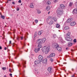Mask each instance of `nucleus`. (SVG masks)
Segmentation results:
<instances>
[{
    "label": "nucleus",
    "mask_w": 77,
    "mask_h": 77,
    "mask_svg": "<svg viewBox=\"0 0 77 77\" xmlns=\"http://www.w3.org/2000/svg\"><path fill=\"white\" fill-rule=\"evenodd\" d=\"M45 40H46V39L45 38H43L42 40L39 39L37 40L36 43L37 44H38V48L40 49L41 48H42V45L41 44H44V43L45 42Z\"/></svg>",
    "instance_id": "obj_1"
},
{
    "label": "nucleus",
    "mask_w": 77,
    "mask_h": 77,
    "mask_svg": "<svg viewBox=\"0 0 77 77\" xmlns=\"http://www.w3.org/2000/svg\"><path fill=\"white\" fill-rule=\"evenodd\" d=\"M42 50L44 53H45L46 54H48L50 51V46H48L47 47L46 46H44L42 48Z\"/></svg>",
    "instance_id": "obj_2"
},
{
    "label": "nucleus",
    "mask_w": 77,
    "mask_h": 77,
    "mask_svg": "<svg viewBox=\"0 0 77 77\" xmlns=\"http://www.w3.org/2000/svg\"><path fill=\"white\" fill-rule=\"evenodd\" d=\"M57 13L58 17H60L63 14V11L62 9L58 8L57 10Z\"/></svg>",
    "instance_id": "obj_3"
},
{
    "label": "nucleus",
    "mask_w": 77,
    "mask_h": 77,
    "mask_svg": "<svg viewBox=\"0 0 77 77\" xmlns=\"http://www.w3.org/2000/svg\"><path fill=\"white\" fill-rule=\"evenodd\" d=\"M71 34L70 32H69L66 35V37H65V39L67 41H71V38H70V35H69Z\"/></svg>",
    "instance_id": "obj_4"
},
{
    "label": "nucleus",
    "mask_w": 77,
    "mask_h": 77,
    "mask_svg": "<svg viewBox=\"0 0 77 77\" xmlns=\"http://www.w3.org/2000/svg\"><path fill=\"white\" fill-rule=\"evenodd\" d=\"M55 56V54L54 53H52L50 55L47 57V58H50V57H53Z\"/></svg>",
    "instance_id": "obj_5"
},
{
    "label": "nucleus",
    "mask_w": 77,
    "mask_h": 77,
    "mask_svg": "<svg viewBox=\"0 0 77 77\" xmlns=\"http://www.w3.org/2000/svg\"><path fill=\"white\" fill-rule=\"evenodd\" d=\"M48 70L49 72H53V70L52 69V68L51 67H48Z\"/></svg>",
    "instance_id": "obj_6"
},
{
    "label": "nucleus",
    "mask_w": 77,
    "mask_h": 77,
    "mask_svg": "<svg viewBox=\"0 0 77 77\" xmlns=\"http://www.w3.org/2000/svg\"><path fill=\"white\" fill-rule=\"evenodd\" d=\"M75 24H76L75 22H73L70 23V24L71 26H74L75 25Z\"/></svg>",
    "instance_id": "obj_7"
},
{
    "label": "nucleus",
    "mask_w": 77,
    "mask_h": 77,
    "mask_svg": "<svg viewBox=\"0 0 77 77\" xmlns=\"http://www.w3.org/2000/svg\"><path fill=\"white\" fill-rule=\"evenodd\" d=\"M42 59H43V57L42 55H39L38 57V59L40 60H42Z\"/></svg>",
    "instance_id": "obj_8"
},
{
    "label": "nucleus",
    "mask_w": 77,
    "mask_h": 77,
    "mask_svg": "<svg viewBox=\"0 0 77 77\" xmlns=\"http://www.w3.org/2000/svg\"><path fill=\"white\" fill-rule=\"evenodd\" d=\"M73 14H77V9H75L73 10Z\"/></svg>",
    "instance_id": "obj_9"
},
{
    "label": "nucleus",
    "mask_w": 77,
    "mask_h": 77,
    "mask_svg": "<svg viewBox=\"0 0 77 77\" xmlns=\"http://www.w3.org/2000/svg\"><path fill=\"white\" fill-rule=\"evenodd\" d=\"M40 50V49H39V48H37L35 49V53H38V51H39Z\"/></svg>",
    "instance_id": "obj_10"
},
{
    "label": "nucleus",
    "mask_w": 77,
    "mask_h": 77,
    "mask_svg": "<svg viewBox=\"0 0 77 77\" xmlns=\"http://www.w3.org/2000/svg\"><path fill=\"white\" fill-rule=\"evenodd\" d=\"M46 4H47V5H50V4H51V2H50V1H48V0H46Z\"/></svg>",
    "instance_id": "obj_11"
},
{
    "label": "nucleus",
    "mask_w": 77,
    "mask_h": 77,
    "mask_svg": "<svg viewBox=\"0 0 77 77\" xmlns=\"http://www.w3.org/2000/svg\"><path fill=\"white\" fill-rule=\"evenodd\" d=\"M39 62V60H36L35 62V65H37L38 64Z\"/></svg>",
    "instance_id": "obj_12"
},
{
    "label": "nucleus",
    "mask_w": 77,
    "mask_h": 77,
    "mask_svg": "<svg viewBox=\"0 0 77 77\" xmlns=\"http://www.w3.org/2000/svg\"><path fill=\"white\" fill-rule=\"evenodd\" d=\"M43 33V31H41L39 32L38 33V35H41L42 33Z\"/></svg>",
    "instance_id": "obj_13"
},
{
    "label": "nucleus",
    "mask_w": 77,
    "mask_h": 77,
    "mask_svg": "<svg viewBox=\"0 0 77 77\" xmlns=\"http://www.w3.org/2000/svg\"><path fill=\"white\" fill-rule=\"evenodd\" d=\"M60 8L63 9L65 8V6L63 4H61L60 5Z\"/></svg>",
    "instance_id": "obj_14"
},
{
    "label": "nucleus",
    "mask_w": 77,
    "mask_h": 77,
    "mask_svg": "<svg viewBox=\"0 0 77 77\" xmlns=\"http://www.w3.org/2000/svg\"><path fill=\"white\" fill-rule=\"evenodd\" d=\"M46 11H50V6H48L46 7Z\"/></svg>",
    "instance_id": "obj_15"
},
{
    "label": "nucleus",
    "mask_w": 77,
    "mask_h": 77,
    "mask_svg": "<svg viewBox=\"0 0 77 77\" xmlns=\"http://www.w3.org/2000/svg\"><path fill=\"white\" fill-rule=\"evenodd\" d=\"M53 20L55 19V18L54 17L53 18V17H52V16H49L48 17V19H53Z\"/></svg>",
    "instance_id": "obj_16"
},
{
    "label": "nucleus",
    "mask_w": 77,
    "mask_h": 77,
    "mask_svg": "<svg viewBox=\"0 0 77 77\" xmlns=\"http://www.w3.org/2000/svg\"><path fill=\"white\" fill-rule=\"evenodd\" d=\"M72 45V43H69L68 44V47H71Z\"/></svg>",
    "instance_id": "obj_17"
},
{
    "label": "nucleus",
    "mask_w": 77,
    "mask_h": 77,
    "mask_svg": "<svg viewBox=\"0 0 77 77\" xmlns=\"http://www.w3.org/2000/svg\"><path fill=\"white\" fill-rule=\"evenodd\" d=\"M56 48H57V50H58V51H61L62 49L60 47H56Z\"/></svg>",
    "instance_id": "obj_18"
},
{
    "label": "nucleus",
    "mask_w": 77,
    "mask_h": 77,
    "mask_svg": "<svg viewBox=\"0 0 77 77\" xmlns=\"http://www.w3.org/2000/svg\"><path fill=\"white\" fill-rule=\"evenodd\" d=\"M69 26H66L64 27V29L65 30H67V29H69Z\"/></svg>",
    "instance_id": "obj_19"
},
{
    "label": "nucleus",
    "mask_w": 77,
    "mask_h": 77,
    "mask_svg": "<svg viewBox=\"0 0 77 77\" xmlns=\"http://www.w3.org/2000/svg\"><path fill=\"white\" fill-rule=\"evenodd\" d=\"M30 8H33L34 7V5H33V4H31L30 5Z\"/></svg>",
    "instance_id": "obj_20"
},
{
    "label": "nucleus",
    "mask_w": 77,
    "mask_h": 77,
    "mask_svg": "<svg viewBox=\"0 0 77 77\" xmlns=\"http://www.w3.org/2000/svg\"><path fill=\"white\" fill-rule=\"evenodd\" d=\"M50 61L51 62H53V61H54V60H53V58H51L50 59H49Z\"/></svg>",
    "instance_id": "obj_21"
},
{
    "label": "nucleus",
    "mask_w": 77,
    "mask_h": 77,
    "mask_svg": "<svg viewBox=\"0 0 77 77\" xmlns=\"http://www.w3.org/2000/svg\"><path fill=\"white\" fill-rule=\"evenodd\" d=\"M43 62H44V63H47V59H45L44 60Z\"/></svg>",
    "instance_id": "obj_22"
},
{
    "label": "nucleus",
    "mask_w": 77,
    "mask_h": 77,
    "mask_svg": "<svg viewBox=\"0 0 77 77\" xmlns=\"http://www.w3.org/2000/svg\"><path fill=\"white\" fill-rule=\"evenodd\" d=\"M71 20H66V22L67 23H70V22H71Z\"/></svg>",
    "instance_id": "obj_23"
},
{
    "label": "nucleus",
    "mask_w": 77,
    "mask_h": 77,
    "mask_svg": "<svg viewBox=\"0 0 77 77\" xmlns=\"http://www.w3.org/2000/svg\"><path fill=\"white\" fill-rule=\"evenodd\" d=\"M59 27H60V25L59 24H57L56 27H57V28H59Z\"/></svg>",
    "instance_id": "obj_24"
},
{
    "label": "nucleus",
    "mask_w": 77,
    "mask_h": 77,
    "mask_svg": "<svg viewBox=\"0 0 77 77\" xmlns=\"http://www.w3.org/2000/svg\"><path fill=\"white\" fill-rule=\"evenodd\" d=\"M23 64V67H24L25 68V67H26V66L24 65H26V62L25 61L24 62V63Z\"/></svg>",
    "instance_id": "obj_25"
},
{
    "label": "nucleus",
    "mask_w": 77,
    "mask_h": 77,
    "mask_svg": "<svg viewBox=\"0 0 77 77\" xmlns=\"http://www.w3.org/2000/svg\"><path fill=\"white\" fill-rule=\"evenodd\" d=\"M73 41L74 42H75V43H76L77 42V40H76V39H75L73 40Z\"/></svg>",
    "instance_id": "obj_26"
},
{
    "label": "nucleus",
    "mask_w": 77,
    "mask_h": 77,
    "mask_svg": "<svg viewBox=\"0 0 77 77\" xmlns=\"http://www.w3.org/2000/svg\"><path fill=\"white\" fill-rule=\"evenodd\" d=\"M72 2H70V3L69 5V6H72Z\"/></svg>",
    "instance_id": "obj_27"
},
{
    "label": "nucleus",
    "mask_w": 77,
    "mask_h": 77,
    "mask_svg": "<svg viewBox=\"0 0 77 77\" xmlns=\"http://www.w3.org/2000/svg\"><path fill=\"white\" fill-rule=\"evenodd\" d=\"M37 13H38V14H40L41 11H39V10H38L37 11Z\"/></svg>",
    "instance_id": "obj_28"
},
{
    "label": "nucleus",
    "mask_w": 77,
    "mask_h": 77,
    "mask_svg": "<svg viewBox=\"0 0 77 77\" xmlns=\"http://www.w3.org/2000/svg\"><path fill=\"white\" fill-rule=\"evenodd\" d=\"M35 22L36 23H38V20H35Z\"/></svg>",
    "instance_id": "obj_29"
},
{
    "label": "nucleus",
    "mask_w": 77,
    "mask_h": 77,
    "mask_svg": "<svg viewBox=\"0 0 77 77\" xmlns=\"http://www.w3.org/2000/svg\"><path fill=\"white\" fill-rule=\"evenodd\" d=\"M1 18H2V19H5V16H1Z\"/></svg>",
    "instance_id": "obj_30"
},
{
    "label": "nucleus",
    "mask_w": 77,
    "mask_h": 77,
    "mask_svg": "<svg viewBox=\"0 0 77 77\" xmlns=\"http://www.w3.org/2000/svg\"><path fill=\"white\" fill-rule=\"evenodd\" d=\"M53 21H51L50 22V23L51 24H53Z\"/></svg>",
    "instance_id": "obj_31"
},
{
    "label": "nucleus",
    "mask_w": 77,
    "mask_h": 77,
    "mask_svg": "<svg viewBox=\"0 0 77 77\" xmlns=\"http://www.w3.org/2000/svg\"><path fill=\"white\" fill-rule=\"evenodd\" d=\"M2 69L3 70H5V69H6V68L5 67H4L2 68Z\"/></svg>",
    "instance_id": "obj_32"
},
{
    "label": "nucleus",
    "mask_w": 77,
    "mask_h": 77,
    "mask_svg": "<svg viewBox=\"0 0 77 77\" xmlns=\"http://www.w3.org/2000/svg\"><path fill=\"white\" fill-rule=\"evenodd\" d=\"M54 2H58V0H54Z\"/></svg>",
    "instance_id": "obj_33"
},
{
    "label": "nucleus",
    "mask_w": 77,
    "mask_h": 77,
    "mask_svg": "<svg viewBox=\"0 0 77 77\" xmlns=\"http://www.w3.org/2000/svg\"><path fill=\"white\" fill-rule=\"evenodd\" d=\"M18 2L20 3H21V0H20Z\"/></svg>",
    "instance_id": "obj_34"
},
{
    "label": "nucleus",
    "mask_w": 77,
    "mask_h": 77,
    "mask_svg": "<svg viewBox=\"0 0 77 77\" xmlns=\"http://www.w3.org/2000/svg\"><path fill=\"white\" fill-rule=\"evenodd\" d=\"M9 75H10V76H11V77H12V74L11 73L10 74H9Z\"/></svg>",
    "instance_id": "obj_35"
},
{
    "label": "nucleus",
    "mask_w": 77,
    "mask_h": 77,
    "mask_svg": "<svg viewBox=\"0 0 77 77\" xmlns=\"http://www.w3.org/2000/svg\"><path fill=\"white\" fill-rule=\"evenodd\" d=\"M75 77V74H74L72 76V77Z\"/></svg>",
    "instance_id": "obj_36"
},
{
    "label": "nucleus",
    "mask_w": 77,
    "mask_h": 77,
    "mask_svg": "<svg viewBox=\"0 0 77 77\" xmlns=\"http://www.w3.org/2000/svg\"><path fill=\"white\" fill-rule=\"evenodd\" d=\"M19 10H20V9H19V8H17V11H19Z\"/></svg>",
    "instance_id": "obj_37"
},
{
    "label": "nucleus",
    "mask_w": 77,
    "mask_h": 77,
    "mask_svg": "<svg viewBox=\"0 0 77 77\" xmlns=\"http://www.w3.org/2000/svg\"><path fill=\"white\" fill-rule=\"evenodd\" d=\"M75 6H77V2H75Z\"/></svg>",
    "instance_id": "obj_38"
},
{
    "label": "nucleus",
    "mask_w": 77,
    "mask_h": 77,
    "mask_svg": "<svg viewBox=\"0 0 77 77\" xmlns=\"http://www.w3.org/2000/svg\"><path fill=\"white\" fill-rule=\"evenodd\" d=\"M36 36V35L35 34V35L33 36V37L34 38H35V37Z\"/></svg>",
    "instance_id": "obj_39"
},
{
    "label": "nucleus",
    "mask_w": 77,
    "mask_h": 77,
    "mask_svg": "<svg viewBox=\"0 0 77 77\" xmlns=\"http://www.w3.org/2000/svg\"><path fill=\"white\" fill-rule=\"evenodd\" d=\"M4 49L5 50H6V49H7V48L5 47Z\"/></svg>",
    "instance_id": "obj_40"
},
{
    "label": "nucleus",
    "mask_w": 77,
    "mask_h": 77,
    "mask_svg": "<svg viewBox=\"0 0 77 77\" xmlns=\"http://www.w3.org/2000/svg\"><path fill=\"white\" fill-rule=\"evenodd\" d=\"M9 44H11V41H9Z\"/></svg>",
    "instance_id": "obj_41"
},
{
    "label": "nucleus",
    "mask_w": 77,
    "mask_h": 77,
    "mask_svg": "<svg viewBox=\"0 0 77 77\" xmlns=\"http://www.w3.org/2000/svg\"><path fill=\"white\" fill-rule=\"evenodd\" d=\"M2 46H0V50H2Z\"/></svg>",
    "instance_id": "obj_42"
},
{
    "label": "nucleus",
    "mask_w": 77,
    "mask_h": 77,
    "mask_svg": "<svg viewBox=\"0 0 77 77\" xmlns=\"http://www.w3.org/2000/svg\"><path fill=\"white\" fill-rule=\"evenodd\" d=\"M18 66H21V65H20V63H19V64L18 65Z\"/></svg>",
    "instance_id": "obj_43"
},
{
    "label": "nucleus",
    "mask_w": 77,
    "mask_h": 77,
    "mask_svg": "<svg viewBox=\"0 0 77 77\" xmlns=\"http://www.w3.org/2000/svg\"><path fill=\"white\" fill-rule=\"evenodd\" d=\"M9 72H11V69H9Z\"/></svg>",
    "instance_id": "obj_44"
},
{
    "label": "nucleus",
    "mask_w": 77,
    "mask_h": 77,
    "mask_svg": "<svg viewBox=\"0 0 77 77\" xmlns=\"http://www.w3.org/2000/svg\"><path fill=\"white\" fill-rule=\"evenodd\" d=\"M12 4L13 5H15V2H12Z\"/></svg>",
    "instance_id": "obj_45"
},
{
    "label": "nucleus",
    "mask_w": 77,
    "mask_h": 77,
    "mask_svg": "<svg viewBox=\"0 0 77 77\" xmlns=\"http://www.w3.org/2000/svg\"><path fill=\"white\" fill-rule=\"evenodd\" d=\"M3 9V7L1 8V10L2 11Z\"/></svg>",
    "instance_id": "obj_46"
},
{
    "label": "nucleus",
    "mask_w": 77,
    "mask_h": 77,
    "mask_svg": "<svg viewBox=\"0 0 77 77\" xmlns=\"http://www.w3.org/2000/svg\"><path fill=\"white\" fill-rule=\"evenodd\" d=\"M71 19H72V18H70L69 20H71Z\"/></svg>",
    "instance_id": "obj_47"
},
{
    "label": "nucleus",
    "mask_w": 77,
    "mask_h": 77,
    "mask_svg": "<svg viewBox=\"0 0 77 77\" xmlns=\"http://www.w3.org/2000/svg\"><path fill=\"white\" fill-rule=\"evenodd\" d=\"M23 37H21V39H23Z\"/></svg>",
    "instance_id": "obj_48"
},
{
    "label": "nucleus",
    "mask_w": 77,
    "mask_h": 77,
    "mask_svg": "<svg viewBox=\"0 0 77 77\" xmlns=\"http://www.w3.org/2000/svg\"><path fill=\"white\" fill-rule=\"evenodd\" d=\"M54 36H56L55 35H54L53 36V37L54 38H55L54 37Z\"/></svg>",
    "instance_id": "obj_49"
},
{
    "label": "nucleus",
    "mask_w": 77,
    "mask_h": 77,
    "mask_svg": "<svg viewBox=\"0 0 77 77\" xmlns=\"http://www.w3.org/2000/svg\"><path fill=\"white\" fill-rule=\"evenodd\" d=\"M50 11L48 12V14H50Z\"/></svg>",
    "instance_id": "obj_50"
},
{
    "label": "nucleus",
    "mask_w": 77,
    "mask_h": 77,
    "mask_svg": "<svg viewBox=\"0 0 77 77\" xmlns=\"http://www.w3.org/2000/svg\"><path fill=\"white\" fill-rule=\"evenodd\" d=\"M4 77H7V76L6 75H5Z\"/></svg>",
    "instance_id": "obj_51"
},
{
    "label": "nucleus",
    "mask_w": 77,
    "mask_h": 77,
    "mask_svg": "<svg viewBox=\"0 0 77 77\" xmlns=\"http://www.w3.org/2000/svg\"><path fill=\"white\" fill-rule=\"evenodd\" d=\"M68 48H66V50H68Z\"/></svg>",
    "instance_id": "obj_52"
},
{
    "label": "nucleus",
    "mask_w": 77,
    "mask_h": 77,
    "mask_svg": "<svg viewBox=\"0 0 77 77\" xmlns=\"http://www.w3.org/2000/svg\"><path fill=\"white\" fill-rule=\"evenodd\" d=\"M5 44H6V42H5Z\"/></svg>",
    "instance_id": "obj_53"
},
{
    "label": "nucleus",
    "mask_w": 77,
    "mask_h": 77,
    "mask_svg": "<svg viewBox=\"0 0 77 77\" xmlns=\"http://www.w3.org/2000/svg\"><path fill=\"white\" fill-rule=\"evenodd\" d=\"M73 70H74V69H72V71H73Z\"/></svg>",
    "instance_id": "obj_54"
},
{
    "label": "nucleus",
    "mask_w": 77,
    "mask_h": 77,
    "mask_svg": "<svg viewBox=\"0 0 77 77\" xmlns=\"http://www.w3.org/2000/svg\"><path fill=\"white\" fill-rule=\"evenodd\" d=\"M9 1H11V0H9Z\"/></svg>",
    "instance_id": "obj_55"
},
{
    "label": "nucleus",
    "mask_w": 77,
    "mask_h": 77,
    "mask_svg": "<svg viewBox=\"0 0 77 77\" xmlns=\"http://www.w3.org/2000/svg\"><path fill=\"white\" fill-rule=\"evenodd\" d=\"M15 59H17V57H15Z\"/></svg>",
    "instance_id": "obj_56"
},
{
    "label": "nucleus",
    "mask_w": 77,
    "mask_h": 77,
    "mask_svg": "<svg viewBox=\"0 0 77 77\" xmlns=\"http://www.w3.org/2000/svg\"><path fill=\"white\" fill-rule=\"evenodd\" d=\"M65 77H66V76H65Z\"/></svg>",
    "instance_id": "obj_57"
},
{
    "label": "nucleus",
    "mask_w": 77,
    "mask_h": 77,
    "mask_svg": "<svg viewBox=\"0 0 77 77\" xmlns=\"http://www.w3.org/2000/svg\"><path fill=\"white\" fill-rule=\"evenodd\" d=\"M33 25H34V24H33Z\"/></svg>",
    "instance_id": "obj_58"
},
{
    "label": "nucleus",
    "mask_w": 77,
    "mask_h": 77,
    "mask_svg": "<svg viewBox=\"0 0 77 77\" xmlns=\"http://www.w3.org/2000/svg\"><path fill=\"white\" fill-rule=\"evenodd\" d=\"M33 25H34V24H33Z\"/></svg>",
    "instance_id": "obj_59"
},
{
    "label": "nucleus",
    "mask_w": 77,
    "mask_h": 77,
    "mask_svg": "<svg viewBox=\"0 0 77 77\" xmlns=\"http://www.w3.org/2000/svg\"><path fill=\"white\" fill-rule=\"evenodd\" d=\"M8 19H9V18H8Z\"/></svg>",
    "instance_id": "obj_60"
}]
</instances>
